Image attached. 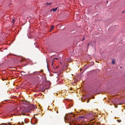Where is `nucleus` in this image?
I'll use <instances>...</instances> for the list:
<instances>
[{
    "instance_id": "obj_1",
    "label": "nucleus",
    "mask_w": 125,
    "mask_h": 125,
    "mask_svg": "<svg viewBox=\"0 0 125 125\" xmlns=\"http://www.w3.org/2000/svg\"><path fill=\"white\" fill-rule=\"evenodd\" d=\"M39 73H40V72H37V71H35V72H33V73L32 74L33 75H34L36 74H39ZM32 74V73H31V74L30 73L29 74H28V76H30V75H31V74Z\"/></svg>"
},
{
    "instance_id": "obj_2",
    "label": "nucleus",
    "mask_w": 125,
    "mask_h": 125,
    "mask_svg": "<svg viewBox=\"0 0 125 125\" xmlns=\"http://www.w3.org/2000/svg\"><path fill=\"white\" fill-rule=\"evenodd\" d=\"M96 42L95 41H92L91 42V44L92 46H94L96 45Z\"/></svg>"
},
{
    "instance_id": "obj_3",
    "label": "nucleus",
    "mask_w": 125,
    "mask_h": 125,
    "mask_svg": "<svg viewBox=\"0 0 125 125\" xmlns=\"http://www.w3.org/2000/svg\"><path fill=\"white\" fill-rule=\"evenodd\" d=\"M58 9V7H56L55 8H53L52 10H51L50 11H53V12L55 11Z\"/></svg>"
},
{
    "instance_id": "obj_4",
    "label": "nucleus",
    "mask_w": 125,
    "mask_h": 125,
    "mask_svg": "<svg viewBox=\"0 0 125 125\" xmlns=\"http://www.w3.org/2000/svg\"><path fill=\"white\" fill-rule=\"evenodd\" d=\"M23 111L24 113H27L28 112V111L27 109H24L23 110Z\"/></svg>"
},
{
    "instance_id": "obj_5",
    "label": "nucleus",
    "mask_w": 125,
    "mask_h": 125,
    "mask_svg": "<svg viewBox=\"0 0 125 125\" xmlns=\"http://www.w3.org/2000/svg\"><path fill=\"white\" fill-rule=\"evenodd\" d=\"M72 116H70V115H68V118L69 119V120H70V119H72Z\"/></svg>"
},
{
    "instance_id": "obj_6",
    "label": "nucleus",
    "mask_w": 125,
    "mask_h": 125,
    "mask_svg": "<svg viewBox=\"0 0 125 125\" xmlns=\"http://www.w3.org/2000/svg\"><path fill=\"white\" fill-rule=\"evenodd\" d=\"M15 19H13L12 20V23H14L15 22Z\"/></svg>"
},
{
    "instance_id": "obj_7",
    "label": "nucleus",
    "mask_w": 125,
    "mask_h": 125,
    "mask_svg": "<svg viewBox=\"0 0 125 125\" xmlns=\"http://www.w3.org/2000/svg\"><path fill=\"white\" fill-rule=\"evenodd\" d=\"M54 27L53 26H52L51 28V30H52L54 28Z\"/></svg>"
},
{
    "instance_id": "obj_8",
    "label": "nucleus",
    "mask_w": 125,
    "mask_h": 125,
    "mask_svg": "<svg viewBox=\"0 0 125 125\" xmlns=\"http://www.w3.org/2000/svg\"><path fill=\"white\" fill-rule=\"evenodd\" d=\"M51 4V3H49L48 2H47L46 3V5H50Z\"/></svg>"
},
{
    "instance_id": "obj_9",
    "label": "nucleus",
    "mask_w": 125,
    "mask_h": 125,
    "mask_svg": "<svg viewBox=\"0 0 125 125\" xmlns=\"http://www.w3.org/2000/svg\"><path fill=\"white\" fill-rule=\"evenodd\" d=\"M115 60H114V59H113L112 60V63L113 64H114L115 63Z\"/></svg>"
},
{
    "instance_id": "obj_10",
    "label": "nucleus",
    "mask_w": 125,
    "mask_h": 125,
    "mask_svg": "<svg viewBox=\"0 0 125 125\" xmlns=\"http://www.w3.org/2000/svg\"><path fill=\"white\" fill-rule=\"evenodd\" d=\"M79 118H84V116H79Z\"/></svg>"
},
{
    "instance_id": "obj_11",
    "label": "nucleus",
    "mask_w": 125,
    "mask_h": 125,
    "mask_svg": "<svg viewBox=\"0 0 125 125\" xmlns=\"http://www.w3.org/2000/svg\"><path fill=\"white\" fill-rule=\"evenodd\" d=\"M117 122L119 123H120L121 122V120H117Z\"/></svg>"
},
{
    "instance_id": "obj_12",
    "label": "nucleus",
    "mask_w": 125,
    "mask_h": 125,
    "mask_svg": "<svg viewBox=\"0 0 125 125\" xmlns=\"http://www.w3.org/2000/svg\"><path fill=\"white\" fill-rule=\"evenodd\" d=\"M85 37H83L82 38V39L81 40V41H83V40L84 39Z\"/></svg>"
},
{
    "instance_id": "obj_13",
    "label": "nucleus",
    "mask_w": 125,
    "mask_h": 125,
    "mask_svg": "<svg viewBox=\"0 0 125 125\" xmlns=\"http://www.w3.org/2000/svg\"><path fill=\"white\" fill-rule=\"evenodd\" d=\"M89 101H90L88 99L87 100V101L86 102H87V103H88L89 102Z\"/></svg>"
},
{
    "instance_id": "obj_14",
    "label": "nucleus",
    "mask_w": 125,
    "mask_h": 125,
    "mask_svg": "<svg viewBox=\"0 0 125 125\" xmlns=\"http://www.w3.org/2000/svg\"><path fill=\"white\" fill-rule=\"evenodd\" d=\"M37 119L35 121V124H36L37 122Z\"/></svg>"
},
{
    "instance_id": "obj_15",
    "label": "nucleus",
    "mask_w": 125,
    "mask_h": 125,
    "mask_svg": "<svg viewBox=\"0 0 125 125\" xmlns=\"http://www.w3.org/2000/svg\"><path fill=\"white\" fill-rule=\"evenodd\" d=\"M25 73V72L23 71H22L21 72V73Z\"/></svg>"
},
{
    "instance_id": "obj_16",
    "label": "nucleus",
    "mask_w": 125,
    "mask_h": 125,
    "mask_svg": "<svg viewBox=\"0 0 125 125\" xmlns=\"http://www.w3.org/2000/svg\"><path fill=\"white\" fill-rule=\"evenodd\" d=\"M90 43H89L88 44V46H89L90 45Z\"/></svg>"
},
{
    "instance_id": "obj_17",
    "label": "nucleus",
    "mask_w": 125,
    "mask_h": 125,
    "mask_svg": "<svg viewBox=\"0 0 125 125\" xmlns=\"http://www.w3.org/2000/svg\"><path fill=\"white\" fill-rule=\"evenodd\" d=\"M54 59H56V60H57V59H58V58H54Z\"/></svg>"
},
{
    "instance_id": "obj_18",
    "label": "nucleus",
    "mask_w": 125,
    "mask_h": 125,
    "mask_svg": "<svg viewBox=\"0 0 125 125\" xmlns=\"http://www.w3.org/2000/svg\"><path fill=\"white\" fill-rule=\"evenodd\" d=\"M43 70H41V72H43Z\"/></svg>"
},
{
    "instance_id": "obj_19",
    "label": "nucleus",
    "mask_w": 125,
    "mask_h": 125,
    "mask_svg": "<svg viewBox=\"0 0 125 125\" xmlns=\"http://www.w3.org/2000/svg\"><path fill=\"white\" fill-rule=\"evenodd\" d=\"M70 114H73V113H70Z\"/></svg>"
},
{
    "instance_id": "obj_20",
    "label": "nucleus",
    "mask_w": 125,
    "mask_h": 125,
    "mask_svg": "<svg viewBox=\"0 0 125 125\" xmlns=\"http://www.w3.org/2000/svg\"><path fill=\"white\" fill-rule=\"evenodd\" d=\"M22 114L23 115H25V114Z\"/></svg>"
},
{
    "instance_id": "obj_21",
    "label": "nucleus",
    "mask_w": 125,
    "mask_h": 125,
    "mask_svg": "<svg viewBox=\"0 0 125 125\" xmlns=\"http://www.w3.org/2000/svg\"><path fill=\"white\" fill-rule=\"evenodd\" d=\"M74 115H73V117H74Z\"/></svg>"
},
{
    "instance_id": "obj_22",
    "label": "nucleus",
    "mask_w": 125,
    "mask_h": 125,
    "mask_svg": "<svg viewBox=\"0 0 125 125\" xmlns=\"http://www.w3.org/2000/svg\"><path fill=\"white\" fill-rule=\"evenodd\" d=\"M124 11H123L122 12V13L123 14V13H124Z\"/></svg>"
},
{
    "instance_id": "obj_23",
    "label": "nucleus",
    "mask_w": 125,
    "mask_h": 125,
    "mask_svg": "<svg viewBox=\"0 0 125 125\" xmlns=\"http://www.w3.org/2000/svg\"><path fill=\"white\" fill-rule=\"evenodd\" d=\"M22 124H24V123L23 122H22Z\"/></svg>"
},
{
    "instance_id": "obj_24",
    "label": "nucleus",
    "mask_w": 125,
    "mask_h": 125,
    "mask_svg": "<svg viewBox=\"0 0 125 125\" xmlns=\"http://www.w3.org/2000/svg\"><path fill=\"white\" fill-rule=\"evenodd\" d=\"M9 125H11V124H10L9 123Z\"/></svg>"
},
{
    "instance_id": "obj_25",
    "label": "nucleus",
    "mask_w": 125,
    "mask_h": 125,
    "mask_svg": "<svg viewBox=\"0 0 125 125\" xmlns=\"http://www.w3.org/2000/svg\"><path fill=\"white\" fill-rule=\"evenodd\" d=\"M2 80L3 81H4V79H2Z\"/></svg>"
},
{
    "instance_id": "obj_26",
    "label": "nucleus",
    "mask_w": 125,
    "mask_h": 125,
    "mask_svg": "<svg viewBox=\"0 0 125 125\" xmlns=\"http://www.w3.org/2000/svg\"><path fill=\"white\" fill-rule=\"evenodd\" d=\"M56 112H57V113H58V111H57Z\"/></svg>"
},
{
    "instance_id": "obj_27",
    "label": "nucleus",
    "mask_w": 125,
    "mask_h": 125,
    "mask_svg": "<svg viewBox=\"0 0 125 125\" xmlns=\"http://www.w3.org/2000/svg\"><path fill=\"white\" fill-rule=\"evenodd\" d=\"M52 65H53V62H52Z\"/></svg>"
},
{
    "instance_id": "obj_28",
    "label": "nucleus",
    "mask_w": 125,
    "mask_h": 125,
    "mask_svg": "<svg viewBox=\"0 0 125 125\" xmlns=\"http://www.w3.org/2000/svg\"><path fill=\"white\" fill-rule=\"evenodd\" d=\"M16 109H15V110H16Z\"/></svg>"
},
{
    "instance_id": "obj_29",
    "label": "nucleus",
    "mask_w": 125,
    "mask_h": 125,
    "mask_svg": "<svg viewBox=\"0 0 125 125\" xmlns=\"http://www.w3.org/2000/svg\"><path fill=\"white\" fill-rule=\"evenodd\" d=\"M25 75V76L26 75Z\"/></svg>"
}]
</instances>
